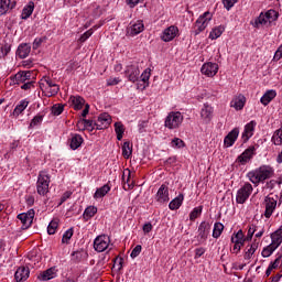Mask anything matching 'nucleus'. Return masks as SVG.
<instances>
[{
	"mask_svg": "<svg viewBox=\"0 0 282 282\" xmlns=\"http://www.w3.org/2000/svg\"><path fill=\"white\" fill-rule=\"evenodd\" d=\"M248 180L252 183L259 185L265 180L274 177V169L270 165H262L247 174Z\"/></svg>",
	"mask_w": 282,
	"mask_h": 282,
	"instance_id": "obj_1",
	"label": "nucleus"
},
{
	"mask_svg": "<svg viewBox=\"0 0 282 282\" xmlns=\"http://www.w3.org/2000/svg\"><path fill=\"white\" fill-rule=\"evenodd\" d=\"M50 173L45 170L40 171L36 182V191L42 197H45L46 193H50Z\"/></svg>",
	"mask_w": 282,
	"mask_h": 282,
	"instance_id": "obj_2",
	"label": "nucleus"
},
{
	"mask_svg": "<svg viewBox=\"0 0 282 282\" xmlns=\"http://www.w3.org/2000/svg\"><path fill=\"white\" fill-rule=\"evenodd\" d=\"M210 21H213V13H210V11H206L199 15L194 24L195 36L202 34V32L208 28V23H210Z\"/></svg>",
	"mask_w": 282,
	"mask_h": 282,
	"instance_id": "obj_3",
	"label": "nucleus"
},
{
	"mask_svg": "<svg viewBox=\"0 0 282 282\" xmlns=\"http://www.w3.org/2000/svg\"><path fill=\"white\" fill-rule=\"evenodd\" d=\"M182 122H184V116L180 111H172L170 112L164 121V127L166 129H180Z\"/></svg>",
	"mask_w": 282,
	"mask_h": 282,
	"instance_id": "obj_4",
	"label": "nucleus"
},
{
	"mask_svg": "<svg viewBox=\"0 0 282 282\" xmlns=\"http://www.w3.org/2000/svg\"><path fill=\"white\" fill-rule=\"evenodd\" d=\"M40 88L42 89V91H46V96H48V98L52 96H56V94L61 91V87L50 77H43L40 80Z\"/></svg>",
	"mask_w": 282,
	"mask_h": 282,
	"instance_id": "obj_5",
	"label": "nucleus"
},
{
	"mask_svg": "<svg viewBox=\"0 0 282 282\" xmlns=\"http://www.w3.org/2000/svg\"><path fill=\"white\" fill-rule=\"evenodd\" d=\"M279 204V196L278 195H269L264 198L263 207H264V217L265 219H270L274 212L276 210V205Z\"/></svg>",
	"mask_w": 282,
	"mask_h": 282,
	"instance_id": "obj_6",
	"label": "nucleus"
},
{
	"mask_svg": "<svg viewBox=\"0 0 282 282\" xmlns=\"http://www.w3.org/2000/svg\"><path fill=\"white\" fill-rule=\"evenodd\" d=\"M252 184L245 183L237 192L236 202L237 204H246L250 195H252Z\"/></svg>",
	"mask_w": 282,
	"mask_h": 282,
	"instance_id": "obj_7",
	"label": "nucleus"
},
{
	"mask_svg": "<svg viewBox=\"0 0 282 282\" xmlns=\"http://www.w3.org/2000/svg\"><path fill=\"white\" fill-rule=\"evenodd\" d=\"M124 76L130 83L140 80V67L135 64H130L124 69Z\"/></svg>",
	"mask_w": 282,
	"mask_h": 282,
	"instance_id": "obj_8",
	"label": "nucleus"
},
{
	"mask_svg": "<svg viewBox=\"0 0 282 282\" xmlns=\"http://www.w3.org/2000/svg\"><path fill=\"white\" fill-rule=\"evenodd\" d=\"M109 243H111V238L107 235H101L94 240V248L96 252H105L109 248Z\"/></svg>",
	"mask_w": 282,
	"mask_h": 282,
	"instance_id": "obj_9",
	"label": "nucleus"
},
{
	"mask_svg": "<svg viewBox=\"0 0 282 282\" xmlns=\"http://www.w3.org/2000/svg\"><path fill=\"white\" fill-rule=\"evenodd\" d=\"M34 215H35L34 209H30L28 213H22L18 215V219L22 224V227H21L22 230H28V228L32 226V221H34Z\"/></svg>",
	"mask_w": 282,
	"mask_h": 282,
	"instance_id": "obj_10",
	"label": "nucleus"
},
{
	"mask_svg": "<svg viewBox=\"0 0 282 282\" xmlns=\"http://www.w3.org/2000/svg\"><path fill=\"white\" fill-rule=\"evenodd\" d=\"M200 72L205 76H208V78H213V76H216L217 72H219V65H217V63L207 62L202 66Z\"/></svg>",
	"mask_w": 282,
	"mask_h": 282,
	"instance_id": "obj_11",
	"label": "nucleus"
},
{
	"mask_svg": "<svg viewBox=\"0 0 282 282\" xmlns=\"http://www.w3.org/2000/svg\"><path fill=\"white\" fill-rule=\"evenodd\" d=\"M111 124V116L107 112L99 115L97 121H95V127L98 131L107 129Z\"/></svg>",
	"mask_w": 282,
	"mask_h": 282,
	"instance_id": "obj_12",
	"label": "nucleus"
},
{
	"mask_svg": "<svg viewBox=\"0 0 282 282\" xmlns=\"http://www.w3.org/2000/svg\"><path fill=\"white\" fill-rule=\"evenodd\" d=\"M177 34H180V29L175 25H171L163 31L161 39L164 43H170V41H173Z\"/></svg>",
	"mask_w": 282,
	"mask_h": 282,
	"instance_id": "obj_13",
	"label": "nucleus"
},
{
	"mask_svg": "<svg viewBox=\"0 0 282 282\" xmlns=\"http://www.w3.org/2000/svg\"><path fill=\"white\" fill-rule=\"evenodd\" d=\"M144 32V22L142 20L132 21L128 28L130 36H138V34Z\"/></svg>",
	"mask_w": 282,
	"mask_h": 282,
	"instance_id": "obj_14",
	"label": "nucleus"
},
{
	"mask_svg": "<svg viewBox=\"0 0 282 282\" xmlns=\"http://www.w3.org/2000/svg\"><path fill=\"white\" fill-rule=\"evenodd\" d=\"M155 199L159 204H166V202L171 199L169 197V186H166L165 184L161 185L158 189Z\"/></svg>",
	"mask_w": 282,
	"mask_h": 282,
	"instance_id": "obj_15",
	"label": "nucleus"
},
{
	"mask_svg": "<svg viewBox=\"0 0 282 282\" xmlns=\"http://www.w3.org/2000/svg\"><path fill=\"white\" fill-rule=\"evenodd\" d=\"M239 138V128H234L224 139V144L227 149H230Z\"/></svg>",
	"mask_w": 282,
	"mask_h": 282,
	"instance_id": "obj_16",
	"label": "nucleus"
},
{
	"mask_svg": "<svg viewBox=\"0 0 282 282\" xmlns=\"http://www.w3.org/2000/svg\"><path fill=\"white\" fill-rule=\"evenodd\" d=\"M32 80V72L31 70H20L14 75V83L17 85H21L23 83H28Z\"/></svg>",
	"mask_w": 282,
	"mask_h": 282,
	"instance_id": "obj_17",
	"label": "nucleus"
},
{
	"mask_svg": "<svg viewBox=\"0 0 282 282\" xmlns=\"http://www.w3.org/2000/svg\"><path fill=\"white\" fill-rule=\"evenodd\" d=\"M253 155L254 147H249L237 158V162H239L240 164H248V162L252 160Z\"/></svg>",
	"mask_w": 282,
	"mask_h": 282,
	"instance_id": "obj_18",
	"label": "nucleus"
},
{
	"mask_svg": "<svg viewBox=\"0 0 282 282\" xmlns=\"http://www.w3.org/2000/svg\"><path fill=\"white\" fill-rule=\"evenodd\" d=\"M254 127H257V121H250L245 126V130L242 132L243 142H248L251 135H254Z\"/></svg>",
	"mask_w": 282,
	"mask_h": 282,
	"instance_id": "obj_19",
	"label": "nucleus"
},
{
	"mask_svg": "<svg viewBox=\"0 0 282 282\" xmlns=\"http://www.w3.org/2000/svg\"><path fill=\"white\" fill-rule=\"evenodd\" d=\"M56 267L50 268L37 275L39 281H52L56 279Z\"/></svg>",
	"mask_w": 282,
	"mask_h": 282,
	"instance_id": "obj_20",
	"label": "nucleus"
},
{
	"mask_svg": "<svg viewBox=\"0 0 282 282\" xmlns=\"http://www.w3.org/2000/svg\"><path fill=\"white\" fill-rule=\"evenodd\" d=\"M213 111H214V109L212 108L210 105L204 104V106L200 110L202 120L206 123L210 122V120H213Z\"/></svg>",
	"mask_w": 282,
	"mask_h": 282,
	"instance_id": "obj_21",
	"label": "nucleus"
},
{
	"mask_svg": "<svg viewBox=\"0 0 282 282\" xmlns=\"http://www.w3.org/2000/svg\"><path fill=\"white\" fill-rule=\"evenodd\" d=\"M14 276L17 282L28 281V279H30V268L28 267L18 268Z\"/></svg>",
	"mask_w": 282,
	"mask_h": 282,
	"instance_id": "obj_22",
	"label": "nucleus"
},
{
	"mask_svg": "<svg viewBox=\"0 0 282 282\" xmlns=\"http://www.w3.org/2000/svg\"><path fill=\"white\" fill-rule=\"evenodd\" d=\"M84 139L83 135L78 133H72L69 138V147L73 151H76V149H80L83 145Z\"/></svg>",
	"mask_w": 282,
	"mask_h": 282,
	"instance_id": "obj_23",
	"label": "nucleus"
},
{
	"mask_svg": "<svg viewBox=\"0 0 282 282\" xmlns=\"http://www.w3.org/2000/svg\"><path fill=\"white\" fill-rule=\"evenodd\" d=\"M208 235H210V225L206 221L200 223L198 227V237L200 241H206Z\"/></svg>",
	"mask_w": 282,
	"mask_h": 282,
	"instance_id": "obj_24",
	"label": "nucleus"
},
{
	"mask_svg": "<svg viewBox=\"0 0 282 282\" xmlns=\"http://www.w3.org/2000/svg\"><path fill=\"white\" fill-rule=\"evenodd\" d=\"M32 52V46L28 43L20 44L17 51L19 58H28Z\"/></svg>",
	"mask_w": 282,
	"mask_h": 282,
	"instance_id": "obj_25",
	"label": "nucleus"
},
{
	"mask_svg": "<svg viewBox=\"0 0 282 282\" xmlns=\"http://www.w3.org/2000/svg\"><path fill=\"white\" fill-rule=\"evenodd\" d=\"M274 98H276V90H268V91L260 98V102H261V105H263L264 107H268V105H270V102H272V100H274Z\"/></svg>",
	"mask_w": 282,
	"mask_h": 282,
	"instance_id": "obj_26",
	"label": "nucleus"
},
{
	"mask_svg": "<svg viewBox=\"0 0 282 282\" xmlns=\"http://www.w3.org/2000/svg\"><path fill=\"white\" fill-rule=\"evenodd\" d=\"M257 250H259V241L254 240L245 252V260L250 261V259H252V254H254Z\"/></svg>",
	"mask_w": 282,
	"mask_h": 282,
	"instance_id": "obj_27",
	"label": "nucleus"
},
{
	"mask_svg": "<svg viewBox=\"0 0 282 282\" xmlns=\"http://www.w3.org/2000/svg\"><path fill=\"white\" fill-rule=\"evenodd\" d=\"M184 204V194H180L169 204L170 210H178V208Z\"/></svg>",
	"mask_w": 282,
	"mask_h": 282,
	"instance_id": "obj_28",
	"label": "nucleus"
},
{
	"mask_svg": "<svg viewBox=\"0 0 282 282\" xmlns=\"http://www.w3.org/2000/svg\"><path fill=\"white\" fill-rule=\"evenodd\" d=\"M69 102L76 110H80L85 106V99L80 96H70Z\"/></svg>",
	"mask_w": 282,
	"mask_h": 282,
	"instance_id": "obj_29",
	"label": "nucleus"
},
{
	"mask_svg": "<svg viewBox=\"0 0 282 282\" xmlns=\"http://www.w3.org/2000/svg\"><path fill=\"white\" fill-rule=\"evenodd\" d=\"M268 23H270L268 21V18L265 17V14L263 12H261L260 15L258 18H256L253 22H251V25L259 30V28H261L263 25H268Z\"/></svg>",
	"mask_w": 282,
	"mask_h": 282,
	"instance_id": "obj_30",
	"label": "nucleus"
},
{
	"mask_svg": "<svg viewBox=\"0 0 282 282\" xmlns=\"http://www.w3.org/2000/svg\"><path fill=\"white\" fill-rule=\"evenodd\" d=\"M224 32H226V28L224 25L216 26L210 31L209 39L212 41H217V39H219Z\"/></svg>",
	"mask_w": 282,
	"mask_h": 282,
	"instance_id": "obj_31",
	"label": "nucleus"
},
{
	"mask_svg": "<svg viewBox=\"0 0 282 282\" xmlns=\"http://www.w3.org/2000/svg\"><path fill=\"white\" fill-rule=\"evenodd\" d=\"M246 239L243 238V230H238L237 232H235L232 236H231V243H237L240 246H243V243H246Z\"/></svg>",
	"mask_w": 282,
	"mask_h": 282,
	"instance_id": "obj_32",
	"label": "nucleus"
},
{
	"mask_svg": "<svg viewBox=\"0 0 282 282\" xmlns=\"http://www.w3.org/2000/svg\"><path fill=\"white\" fill-rule=\"evenodd\" d=\"M32 12H34V2H29V4H26L22 10L21 19H30V17H32Z\"/></svg>",
	"mask_w": 282,
	"mask_h": 282,
	"instance_id": "obj_33",
	"label": "nucleus"
},
{
	"mask_svg": "<svg viewBox=\"0 0 282 282\" xmlns=\"http://www.w3.org/2000/svg\"><path fill=\"white\" fill-rule=\"evenodd\" d=\"M109 191H111V187L106 184V185L97 188V191L94 194V198L100 199V198L105 197V195H107V193H109Z\"/></svg>",
	"mask_w": 282,
	"mask_h": 282,
	"instance_id": "obj_34",
	"label": "nucleus"
},
{
	"mask_svg": "<svg viewBox=\"0 0 282 282\" xmlns=\"http://www.w3.org/2000/svg\"><path fill=\"white\" fill-rule=\"evenodd\" d=\"M14 4L10 0H0V15L7 14L8 10H12Z\"/></svg>",
	"mask_w": 282,
	"mask_h": 282,
	"instance_id": "obj_35",
	"label": "nucleus"
},
{
	"mask_svg": "<svg viewBox=\"0 0 282 282\" xmlns=\"http://www.w3.org/2000/svg\"><path fill=\"white\" fill-rule=\"evenodd\" d=\"M96 213H98V208L96 206L87 207L83 214L84 220L89 221V219H91V217H94Z\"/></svg>",
	"mask_w": 282,
	"mask_h": 282,
	"instance_id": "obj_36",
	"label": "nucleus"
},
{
	"mask_svg": "<svg viewBox=\"0 0 282 282\" xmlns=\"http://www.w3.org/2000/svg\"><path fill=\"white\" fill-rule=\"evenodd\" d=\"M28 105H30V101L28 99H23L19 102V105L13 110V116H21V112L24 109H28Z\"/></svg>",
	"mask_w": 282,
	"mask_h": 282,
	"instance_id": "obj_37",
	"label": "nucleus"
},
{
	"mask_svg": "<svg viewBox=\"0 0 282 282\" xmlns=\"http://www.w3.org/2000/svg\"><path fill=\"white\" fill-rule=\"evenodd\" d=\"M221 232H224V224L215 223L213 229L214 239H219L221 237Z\"/></svg>",
	"mask_w": 282,
	"mask_h": 282,
	"instance_id": "obj_38",
	"label": "nucleus"
},
{
	"mask_svg": "<svg viewBox=\"0 0 282 282\" xmlns=\"http://www.w3.org/2000/svg\"><path fill=\"white\" fill-rule=\"evenodd\" d=\"M271 142H273V144H275V147H281V144H282V127L273 133Z\"/></svg>",
	"mask_w": 282,
	"mask_h": 282,
	"instance_id": "obj_39",
	"label": "nucleus"
},
{
	"mask_svg": "<svg viewBox=\"0 0 282 282\" xmlns=\"http://www.w3.org/2000/svg\"><path fill=\"white\" fill-rule=\"evenodd\" d=\"M276 250V247H273V245H269L262 249L261 256L263 259H268V257H272L274 254V251Z\"/></svg>",
	"mask_w": 282,
	"mask_h": 282,
	"instance_id": "obj_40",
	"label": "nucleus"
},
{
	"mask_svg": "<svg viewBox=\"0 0 282 282\" xmlns=\"http://www.w3.org/2000/svg\"><path fill=\"white\" fill-rule=\"evenodd\" d=\"M85 257H87V252L83 250H77L72 253V261L78 263L82 259H85Z\"/></svg>",
	"mask_w": 282,
	"mask_h": 282,
	"instance_id": "obj_41",
	"label": "nucleus"
},
{
	"mask_svg": "<svg viewBox=\"0 0 282 282\" xmlns=\"http://www.w3.org/2000/svg\"><path fill=\"white\" fill-rule=\"evenodd\" d=\"M264 17L267 18V21H269V25H270V23H274V21L279 19V12L274 10H269L264 13Z\"/></svg>",
	"mask_w": 282,
	"mask_h": 282,
	"instance_id": "obj_42",
	"label": "nucleus"
},
{
	"mask_svg": "<svg viewBox=\"0 0 282 282\" xmlns=\"http://www.w3.org/2000/svg\"><path fill=\"white\" fill-rule=\"evenodd\" d=\"M231 107H234L237 111H241V109L246 107V97H239L236 99Z\"/></svg>",
	"mask_w": 282,
	"mask_h": 282,
	"instance_id": "obj_43",
	"label": "nucleus"
},
{
	"mask_svg": "<svg viewBox=\"0 0 282 282\" xmlns=\"http://www.w3.org/2000/svg\"><path fill=\"white\" fill-rule=\"evenodd\" d=\"M115 131L117 134V140H122V135H124V126L121 122L115 123Z\"/></svg>",
	"mask_w": 282,
	"mask_h": 282,
	"instance_id": "obj_44",
	"label": "nucleus"
},
{
	"mask_svg": "<svg viewBox=\"0 0 282 282\" xmlns=\"http://www.w3.org/2000/svg\"><path fill=\"white\" fill-rule=\"evenodd\" d=\"M43 118H45L44 113H39L36 115L30 123V129H34V127H39V124H41V122H43Z\"/></svg>",
	"mask_w": 282,
	"mask_h": 282,
	"instance_id": "obj_45",
	"label": "nucleus"
},
{
	"mask_svg": "<svg viewBox=\"0 0 282 282\" xmlns=\"http://www.w3.org/2000/svg\"><path fill=\"white\" fill-rule=\"evenodd\" d=\"M78 124H84L85 129L88 131H94L96 127V121L89 120V119H83L82 121L78 122Z\"/></svg>",
	"mask_w": 282,
	"mask_h": 282,
	"instance_id": "obj_46",
	"label": "nucleus"
},
{
	"mask_svg": "<svg viewBox=\"0 0 282 282\" xmlns=\"http://www.w3.org/2000/svg\"><path fill=\"white\" fill-rule=\"evenodd\" d=\"M149 78H151V68H147L141 74V80L142 83H144L143 89H147V87H149Z\"/></svg>",
	"mask_w": 282,
	"mask_h": 282,
	"instance_id": "obj_47",
	"label": "nucleus"
},
{
	"mask_svg": "<svg viewBox=\"0 0 282 282\" xmlns=\"http://www.w3.org/2000/svg\"><path fill=\"white\" fill-rule=\"evenodd\" d=\"M131 143H129V141H126L122 145V155L123 158H127V160H129V158H131Z\"/></svg>",
	"mask_w": 282,
	"mask_h": 282,
	"instance_id": "obj_48",
	"label": "nucleus"
},
{
	"mask_svg": "<svg viewBox=\"0 0 282 282\" xmlns=\"http://www.w3.org/2000/svg\"><path fill=\"white\" fill-rule=\"evenodd\" d=\"M72 237H74V228H69L63 234L62 243H69Z\"/></svg>",
	"mask_w": 282,
	"mask_h": 282,
	"instance_id": "obj_49",
	"label": "nucleus"
},
{
	"mask_svg": "<svg viewBox=\"0 0 282 282\" xmlns=\"http://www.w3.org/2000/svg\"><path fill=\"white\" fill-rule=\"evenodd\" d=\"M171 147L173 149H184V147H186V144L184 143V140H182L180 138H174L171 142Z\"/></svg>",
	"mask_w": 282,
	"mask_h": 282,
	"instance_id": "obj_50",
	"label": "nucleus"
},
{
	"mask_svg": "<svg viewBox=\"0 0 282 282\" xmlns=\"http://www.w3.org/2000/svg\"><path fill=\"white\" fill-rule=\"evenodd\" d=\"M257 230H259V227H257V225H250L247 232L246 240L252 241V237H254V234L257 232Z\"/></svg>",
	"mask_w": 282,
	"mask_h": 282,
	"instance_id": "obj_51",
	"label": "nucleus"
},
{
	"mask_svg": "<svg viewBox=\"0 0 282 282\" xmlns=\"http://www.w3.org/2000/svg\"><path fill=\"white\" fill-rule=\"evenodd\" d=\"M202 210H203L202 206L195 207V208L191 212V214H189V220H191V221H195V220L197 219V217H199V215H202Z\"/></svg>",
	"mask_w": 282,
	"mask_h": 282,
	"instance_id": "obj_52",
	"label": "nucleus"
},
{
	"mask_svg": "<svg viewBox=\"0 0 282 282\" xmlns=\"http://www.w3.org/2000/svg\"><path fill=\"white\" fill-rule=\"evenodd\" d=\"M273 270H276V268H281L282 265V253H276V258L274 261L270 262V264Z\"/></svg>",
	"mask_w": 282,
	"mask_h": 282,
	"instance_id": "obj_53",
	"label": "nucleus"
},
{
	"mask_svg": "<svg viewBox=\"0 0 282 282\" xmlns=\"http://www.w3.org/2000/svg\"><path fill=\"white\" fill-rule=\"evenodd\" d=\"M57 228H58V221L56 220L51 221L47 226V234L55 235Z\"/></svg>",
	"mask_w": 282,
	"mask_h": 282,
	"instance_id": "obj_54",
	"label": "nucleus"
},
{
	"mask_svg": "<svg viewBox=\"0 0 282 282\" xmlns=\"http://www.w3.org/2000/svg\"><path fill=\"white\" fill-rule=\"evenodd\" d=\"M65 107L61 104L54 105L52 107V113L53 116H61V113H63Z\"/></svg>",
	"mask_w": 282,
	"mask_h": 282,
	"instance_id": "obj_55",
	"label": "nucleus"
},
{
	"mask_svg": "<svg viewBox=\"0 0 282 282\" xmlns=\"http://www.w3.org/2000/svg\"><path fill=\"white\" fill-rule=\"evenodd\" d=\"M140 252H142V246L137 245L130 253L131 259H135L137 257H140Z\"/></svg>",
	"mask_w": 282,
	"mask_h": 282,
	"instance_id": "obj_56",
	"label": "nucleus"
},
{
	"mask_svg": "<svg viewBox=\"0 0 282 282\" xmlns=\"http://www.w3.org/2000/svg\"><path fill=\"white\" fill-rule=\"evenodd\" d=\"M121 82H122V79H120V77H110L107 79V85H108V87H113Z\"/></svg>",
	"mask_w": 282,
	"mask_h": 282,
	"instance_id": "obj_57",
	"label": "nucleus"
},
{
	"mask_svg": "<svg viewBox=\"0 0 282 282\" xmlns=\"http://www.w3.org/2000/svg\"><path fill=\"white\" fill-rule=\"evenodd\" d=\"M239 0H223L224 7L226 8V10H230L232 8H235V3H238Z\"/></svg>",
	"mask_w": 282,
	"mask_h": 282,
	"instance_id": "obj_58",
	"label": "nucleus"
},
{
	"mask_svg": "<svg viewBox=\"0 0 282 282\" xmlns=\"http://www.w3.org/2000/svg\"><path fill=\"white\" fill-rule=\"evenodd\" d=\"M124 259L122 258H116L115 262H113V268L115 270H117L118 272H120V270H122V263H123Z\"/></svg>",
	"mask_w": 282,
	"mask_h": 282,
	"instance_id": "obj_59",
	"label": "nucleus"
},
{
	"mask_svg": "<svg viewBox=\"0 0 282 282\" xmlns=\"http://www.w3.org/2000/svg\"><path fill=\"white\" fill-rule=\"evenodd\" d=\"M22 84L23 85L21 86V89H23L24 91H29L30 89H34V80L24 82Z\"/></svg>",
	"mask_w": 282,
	"mask_h": 282,
	"instance_id": "obj_60",
	"label": "nucleus"
},
{
	"mask_svg": "<svg viewBox=\"0 0 282 282\" xmlns=\"http://www.w3.org/2000/svg\"><path fill=\"white\" fill-rule=\"evenodd\" d=\"M93 34H94V30L89 29L88 31H86V32L79 37L80 43H85V41H87V39H89Z\"/></svg>",
	"mask_w": 282,
	"mask_h": 282,
	"instance_id": "obj_61",
	"label": "nucleus"
},
{
	"mask_svg": "<svg viewBox=\"0 0 282 282\" xmlns=\"http://www.w3.org/2000/svg\"><path fill=\"white\" fill-rule=\"evenodd\" d=\"M281 58H282V44L275 51L273 61H281Z\"/></svg>",
	"mask_w": 282,
	"mask_h": 282,
	"instance_id": "obj_62",
	"label": "nucleus"
},
{
	"mask_svg": "<svg viewBox=\"0 0 282 282\" xmlns=\"http://www.w3.org/2000/svg\"><path fill=\"white\" fill-rule=\"evenodd\" d=\"M206 249L204 247L195 249V259H199V257L204 256Z\"/></svg>",
	"mask_w": 282,
	"mask_h": 282,
	"instance_id": "obj_63",
	"label": "nucleus"
},
{
	"mask_svg": "<svg viewBox=\"0 0 282 282\" xmlns=\"http://www.w3.org/2000/svg\"><path fill=\"white\" fill-rule=\"evenodd\" d=\"M151 230H153V225L151 223H147L143 225V232L145 235H149V232H151Z\"/></svg>",
	"mask_w": 282,
	"mask_h": 282,
	"instance_id": "obj_64",
	"label": "nucleus"
}]
</instances>
